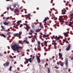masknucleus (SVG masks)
Returning a JSON list of instances; mask_svg holds the SVG:
<instances>
[{"mask_svg": "<svg viewBox=\"0 0 73 73\" xmlns=\"http://www.w3.org/2000/svg\"><path fill=\"white\" fill-rule=\"evenodd\" d=\"M19 43L18 44L17 43H15L14 45L12 46L11 49H13L14 52L17 51L18 53H19V49H22L23 48L22 47L19 46Z\"/></svg>", "mask_w": 73, "mask_h": 73, "instance_id": "obj_1", "label": "nucleus"}, {"mask_svg": "<svg viewBox=\"0 0 73 73\" xmlns=\"http://www.w3.org/2000/svg\"><path fill=\"white\" fill-rule=\"evenodd\" d=\"M65 62H66L65 65L67 67H66L65 68H64L63 69L65 71L67 70V69H68V59L66 58L65 60Z\"/></svg>", "mask_w": 73, "mask_h": 73, "instance_id": "obj_2", "label": "nucleus"}, {"mask_svg": "<svg viewBox=\"0 0 73 73\" xmlns=\"http://www.w3.org/2000/svg\"><path fill=\"white\" fill-rule=\"evenodd\" d=\"M68 33H69L68 32H67L66 33H63L64 35L65 36L66 41V39H67V38H66V37H69V35H68ZM66 43H68V41H66Z\"/></svg>", "mask_w": 73, "mask_h": 73, "instance_id": "obj_3", "label": "nucleus"}, {"mask_svg": "<svg viewBox=\"0 0 73 73\" xmlns=\"http://www.w3.org/2000/svg\"><path fill=\"white\" fill-rule=\"evenodd\" d=\"M25 59L26 61V62L27 64H28V61H29V62H30L31 63L32 62V58H29L28 59L27 58H25Z\"/></svg>", "mask_w": 73, "mask_h": 73, "instance_id": "obj_4", "label": "nucleus"}, {"mask_svg": "<svg viewBox=\"0 0 73 73\" xmlns=\"http://www.w3.org/2000/svg\"><path fill=\"white\" fill-rule=\"evenodd\" d=\"M51 38L52 40H53V38H54L55 39H56V40H59L60 37H57V36H56V37H54V35H53L51 37Z\"/></svg>", "mask_w": 73, "mask_h": 73, "instance_id": "obj_5", "label": "nucleus"}, {"mask_svg": "<svg viewBox=\"0 0 73 73\" xmlns=\"http://www.w3.org/2000/svg\"><path fill=\"white\" fill-rule=\"evenodd\" d=\"M36 59L37 60V62L38 63H40V62L41 61L40 60V57L38 56V55H36Z\"/></svg>", "mask_w": 73, "mask_h": 73, "instance_id": "obj_6", "label": "nucleus"}, {"mask_svg": "<svg viewBox=\"0 0 73 73\" xmlns=\"http://www.w3.org/2000/svg\"><path fill=\"white\" fill-rule=\"evenodd\" d=\"M9 62H7L6 63L3 64V66H9Z\"/></svg>", "mask_w": 73, "mask_h": 73, "instance_id": "obj_7", "label": "nucleus"}, {"mask_svg": "<svg viewBox=\"0 0 73 73\" xmlns=\"http://www.w3.org/2000/svg\"><path fill=\"white\" fill-rule=\"evenodd\" d=\"M62 15H64L66 14L65 12H66V10L64 8L62 10Z\"/></svg>", "mask_w": 73, "mask_h": 73, "instance_id": "obj_8", "label": "nucleus"}, {"mask_svg": "<svg viewBox=\"0 0 73 73\" xmlns=\"http://www.w3.org/2000/svg\"><path fill=\"white\" fill-rule=\"evenodd\" d=\"M70 45H71V44H69L68 47L66 48V50L67 51L69 50V49H70Z\"/></svg>", "mask_w": 73, "mask_h": 73, "instance_id": "obj_9", "label": "nucleus"}, {"mask_svg": "<svg viewBox=\"0 0 73 73\" xmlns=\"http://www.w3.org/2000/svg\"><path fill=\"white\" fill-rule=\"evenodd\" d=\"M56 26H57L58 27H60V25H59L58 23H56L55 25H53V27H55V28L56 29L57 28V27H56Z\"/></svg>", "mask_w": 73, "mask_h": 73, "instance_id": "obj_10", "label": "nucleus"}, {"mask_svg": "<svg viewBox=\"0 0 73 73\" xmlns=\"http://www.w3.org/2000/svg\"><path fill=\"white\" fill-rule=\"evenodd\" d=\"M23 42H24V43L25 42L27 44H29V42L27 40H24L23 41Z\"/></svg>", "mask_w": 73, "mask_h": 73, "instance_id": "obj_11", "label": "nucleus"}, {"mask_svg": "<svg viewBox=\"0 0 73 73\" xmlns=\"http://www.w3.org/2000/svg\"><path fill=\"white\" fill-rule=\"evenodd\" d=\"M59 56L61 58H62L63 56L62 54L60 52H59Z\"/></svg>", "mask_w": 73, "mask_h": 73, "instance_id": "obj_12", "label": "nucleus"}, {"mask_svg": "<svg viewBox=\"0 0 73 73\" xmlns=\"http://www.w3.org/2000/svg\"><path fill=\"white\" fill-rule=\"evenodd\" d=\"M37 43H38V47H40V42L38 40L37 41Z\"/></svg>", "mask_w": 73, "mask_h": 73, "instance_id": "obj_13", "label": "nucleus"}, {"mask_svg": "<svg viewBox=\"0 0 73 73\" xmlns=\"http://www.w3.org/2000/svg\"><path fill=\"white\" fill-rule=\"evenodd\" d=\"M41 29H39V28L36 29V31H35V32H40V31H41Z\"/></svg>", "mask_w": 73, "mask_h": 73, "instance_id": "obj_14", "label": "nucleus"}, {"mask_svg": "<svg viewBox=\"0 0 73 73\" xmlns=\"http://www.w3.org/2000/svg\"><path fill=\"white\" fill-rule=\"evenodd\" d=\"M31 42H35V38H33L31 39Z\"/></svg>", "mask_w": 73, "mask_h": 73, "instance_id": "obj_15", "label": "nucleus"}, {"mask_svg": "<svg viewBox=\"0 0 73 73\" xmlns=\"http://www.w3.org/2000/svg\"><path fill=\"white\" fill-rule=\"evenodd\" d=\"M3 24L5 25H8L9 23H7L6 21H5L3 23Z\"/></svg>", "mask_w": 73, "mask_h": 73, "instance_id": "obj_16", "label": "nucleus"}, {"mask_svg": "<svg viewBox=\"0 0 73 73\" xmlns=\"http://www.w3.org/2000/svg\"><path fill=\"white\" fill-rule=\"evenodd\" d=\"M18 11H19V9H17L15 10L14 11V13H16V12H17Z\"/></svg>", "mask_w": 73, "mask_h": 73, "instance_id": "obj_17", "label": "nucleus"}, {"mask_svg": "<svg viewBox=\"0 0 73 73\" xmlns=\"http://www.w3.org/2000/svg\"><path fill=\"white\" fill-rule=\"evenodd\" d=\"M51 23V22L50 21H47V24L49 26L50 25V24Z\"/></svg>", "mask_w": 73, "mask_h": 73, "instance_id": "obj_18", "label": "nucleus"}, {"mask_svg": "<svg viewBox=\"0 0 73 73\" xmlns=\"http://www.w3.org/2000/svg\"><path fill=\"white\" fill-rule=\"evenodd\" d=\"M63 18H62V16H59V20H62Z\"/></svg>", "mask_w": 73, "mask_h": 73, "instance_id": "obj_19", "label": "nucleus"}, {"mask_svg": "<svg viewBox=\"0 0 73 73\" xmlns=\"http://www.w3.org/2000/svg\"><path fill=\"white\" fill-rule=\"evenodd\" d=\"M44 45H45V46H47V43H48V42H46V41H45L44 42Z\"/></svg>", "mask_w": 73, "mask_h": 73, "instance_id": "obj_20", "label": "nucleus"}, {"mask_svg": "<svg viewBox=\"0 0 73 73\" xmlns=\"http://www.w3.org/2000/svg\"><path fill=\"white\" fill-rule=\"evenodd\" d=\"M40 27L41 28H42V29H44V27L43 26V25L42 24H40Z\"/></svg>", "mask_w": 73, "mask_h": 73, "instance_id": "obj_21", "label": "nucleus"}, {"mask_svg": "<svg viewBox=\"0 0 73 73\" xmlns=\"http://www.w3.org/2000/svg\"><path fill=\"white\" fill-rule=\"evenodd\" d=\"M21 23V21H19L17 22V24L18 25H20Z\"/></svg>", "mask_w": 73, "mask_h": 73, "instance_id": "obj_22", "label": "nucleus"}, {"mask_svg": "<svg viewBox=\"0 0 73 73\" xmlns=\"http://www.w3.org/2000/svg\"><path fill=\"white\" fill-rule=\"evenodd\" d=\"M64 62H61L60 63L59 65H60L61 66H64Z\"/></svg>", "mask_w": 73, "mask_h": 73, "instance_id": "obj_23", "label": "nucleus"}, {"mask_svg": "<svg viewBox=\"0 0 73 73\" xmlns=\"http://www.w3.org/2000/svg\"><path fill=\"white\" fill-rule=\"evenodd\" d=\"M0 36H3L5 38L6 37V36H5V35H4L3 34H0Z\"/></svg>", "mask_w": 73, "mask_h": 73, "instance_id": "obj_24", "label": "nucleus"}, {"mask_svg": "<svg viewBox=\"0 0 73 73\" xmlns=\"http://www.w3.org/2000/svg\"><path fill=\"white\" fill-rule=\"evenodd\" d=\"M70 17H70V19H73V13L72 14H71L70 15Z\"/></svg>", "mask_w": 73, "mask_h": 73, "instance_id": "obj_25", "label": "nucleus"}, {"mask_svg": "<svg viewBox=\"0 0 73 73\" xmlns=\"http://www.w3.org/2000/svg\"><path fill=\"white\" fill-rule=\"evenodd\" d=\"M43 37L44 38V37H48V36L46 35V34H44L43 36Z\"/></svg>", "mask_w": 73, "mask_h": 73, "instance_id": "obj_26", "label": "nucleus"}, {"mask_svg": "<svg viewBox=\"0 0 73 73\" xmlns=\"http://www.w3.org/2000/svg\"><path fill=\"white\" fill-rule=\"evenodd\" d=\"M17 35H19V33H16L13 34V35L14 37H16Z\"/></svg>", "mask_w": 73, "mask_h": 73, "instance_id": "obj_27", "label": "nucleus"}, {"mask_svg": "<svg viewBox=\"0 0 73 73\" xmlns=\"http://www.w3.org/2000/svg\"><path fill=\"white\" fill-rule=\"evenodd\" d=\"M12 66H10L9 68V70H10V71H11V70H12Z\"/></svg>", "mask_w": 73, "mask_h": 73, "instance_id": "obj_28", "label": "nucleus"}, {"mask_svg": "<svg viewBox=\"0 0 73 73\" xmlns=\"http://www.w3.org/2000/svg\"><path fill=\"white\" fill-rule=\"evenodd\" d=\"M26 27H27L28 29H30V27L29 26V25L27 24L26 25Z\"/></svg>", "mask_w": 73, "mask_h": 73, "instance_id": "obj_29", "label": "nucleus"}, {"mask_svg": "<svg viewBox=\"0 0 73 73\" xmlns=\"http://www.w3.org/2000/svg\"><path fill=\"white\" fill-rule=\"evenodd\" d=\"M48 73H50V69H49V68H48Z\"/></svg>", "mask_w": 73, "mask_h": 73, "instance_id": "obj_30", "label": "nucleus"}, {"mask_svg": "<svg viewBox=\"0 0 73 73\" xmlns=\"http://www.w3.org/2000/svg\"><path fill=\"white\" fill-rule=\"evenodd\" d=\"M51 16H52V17H54V18H55V16H54V14H52L51 15Z\"/></svg>", "mask_w": 73, "mask_h": 73, "instance_id": "obj_31", "label": "nucleus"}, {"mask_svg": "<svg viewBox=\"0 0 73 73\" xmlns=\"http://www.w3.org/2000/svg\"><path fill=\"white\" fill-rule=\"evenodd\" d=\"M38 50H41V47H40H40H38Z\"/></svg>", "mask_w": 73, "mask_h": 73, "instance_id": "obj_32", "label": "nucleus"}, {"mask_svg": "<svg viewBox=\"0 0 73 73\" xmlns=\"http://www.w3.org/2000/svg\"><path fill=\"white\" fill-rule=\"evenodd\" d=\"M31 25L33 28H35V25H34V24L32 25Z\"/></svg>", "mask_w": 73, "mask_h": 73, "instance_id": "obj_33", "label": "nucleus"}, {"mask_svg": "<svg viewBox=\"0 0 73 73\" xmlns=\"http://www.w3.org/2000/svg\"><path fill=\"white\" fill-rule=\"evenodd\" d=\"M1 27L3 29H5V28H4V27L3 26V25H1Z\"/></svg>", "mask_w": 73, "mask_h": 73, "instance_id": "obj_34", "label": "nucleus"}, {"mask_svg": "<svg viewBox=\"0 0 73 73\" xmlns=\"http://www.w3.org/2000/svg\"><path fill=\"white\" fill-rule=\"evenodd\" d=\"M30 32H31V33H33L34 32V31L31 29L30 30Z\"/></svg>", "mask_w": 73, "mask_h": 73, "instance_id": "obj_35", "label": "nucleus"}, {"mask_svg": "<svg viewBox=\"0 0 73 73\" xmlns=\"http://www.w3.org/2000/svg\"><path fill=\"white\" fill-rule=\"evenodd\" d=\"M9 17H7L6 19V20H9Z\"/></svg>", "mask_w": 73, "mask_h": 73, "instance_id": "obj_36", "label": "nucleus"}, {"mask_svg": "<svg viewBox=\"0 0 73 73\" xmlns=\"http://www.w3.org/2000/svg\"><path fill=\"white\" fill-rule=\"evenodd\" d=\"M3 31H5V32H9V31H8V30H5H5H3Z\"/></svg>", "mask_w": 73, "mask_h": 73, "instance_id": "obj_37", "label": "nucleus"}, {"mask_svg": "<svg viewBox=\"0 0 73 73\" xmlns=\"http://www.w3.org/2000/svg\"><path fill=\"white\" fill-rule=\"evenodd\" d=\"M19 35H21L22 34V32H20L19 33Z\"/></svg>", "mask_w": 73, "mask_h": 73, "instance_id": "obj_38", "label": "nucleus"}, {"mask_svg": "<svg viewBox=\"0 0 73 73\" xmlns=\"http://www.w3.org/2000/svg\"><path fill=\"white\" fill-rule=\"evenodd\" d=\"M31 16L30 14H28V15L27 16V17H29L30 16Z\"/></svg>", "mask_w": 73, "mask_h": 73, "instance_id": "obj_39", "label": "nucleus"}, {"mask_svg": "<svg viewBox=\"0 0 73 73\" xmlns=\"http://www.w3.org/2000/svg\"><path fill=\"white\" fill-rule=\"evenodd\" d=\"M22 41H21V40H19V44H21V43Z\"/></svg>", "mask_w": 73, "mask_h": 73, "instance_id": "obj_40", "label": "nucleus"}, {"mask_svg": "<svg viewBox=\"0 0 73 73\" xmlns=\"http://www.w3.org/2000/svg\"><path fill=\"white\" fill-rule=\"evenodd\" d=\"M16 7V4H14L13 5V7L14 8H15Z\"/></svg>", "mask_w": 73, "mask_h": 73, "instance_id": "obj_41", "label": "nucleus"}, {"mask_svg": "<svg viewBox=\"0 0 73 73\" xmlns=\"http://www.w3.org/2000/svg\"><path fill=\"white\" fill-rule=\"evenodd\" d=\"M29 35H32V34H33V33H29Z\"/></svg>", "mask_w": 73, "mask_h": 73, "instance_id": "obj_42", "label": "nucleus"}, {"mask_svg": "<svg viewBox=\"0 0 73 73\" xmlns=\"http://www.w3.org/2000/svg\"><path fill=\"white\" fill-rule=\"evenodd\" d=\"M56 45H57V43H54V46L55 47Z\"/></svg>", "mask_w": 73, "mask_h": 73, "instance_id": "obj_43", "label": "nucleus"}, {"mask_svg": "<svg viewBox=\"0 0 73 73\" xmlns=\"http://www.w3.org/2000/svg\"><path fill=\"white\" fill-rule=\"evenodd\" d=\"M11 33V32H9L7 33V35H9V34H10Z\"/></svg>", "mask_w": 73, "mask_h": 73, "instance_id": "obj_44", "label": "nucleus"}, {"mask_svg": "<svg viewBox=\"0 0 73 73\" xmlns=\"http://www.w3.org/2000/svg\"><path fill=\"white\" fill-rule=\"evenodd\" d=\"M47 21V19L46 18H45L44 20V21Z\"/></svg>", "mask_w": 73, "mask_h": 73, "instance_id": "obj_45", "label": "nucleus"}, {"mask_svg": "<svg viewBox=\"0 0 73 73\" xmlns=\"http://www.w3.org/2000/svg\"><path fill=\"white\" fill-rule=\"evenodd\" d=\"M46 65H48V64H47V63H46V64L45 65V68H46Z\"/></svg>", "mask_w": 73, "mask_h": 73, "instance_id": "obj_46", "label": "nucleus"}, {"mask_svg": "<svg viewBox=\"0 0 73 73\" xmlns=\"http://www.w3.org/2000/svg\"><path fill=\"white\" fill-rule=\"evenodd\" d=\"M70 37H69L68 38H67V40H68V41H69V40H70Z\"/></svg>", "mask_w": 73, "mask_h": 73, "instance_id": "obj_47", "label": "nucleus"}, {"mask_svg": "<svg viewBox=\"0 0 73 73\" xmlns=\"http://www.w3.org/2000/svg\"><path fill=\"white\" fill-rule=\"evenodd\" d=\"M54 68H56V69H58V67L55 66Z\"/></svg>", "mask_w": 73, "mask_h": 73, "instance_id": "obj_48", "label": "nucleus"}, {"mask_svg": "<svg viewBox=\"0 0 73 73\" xmlns=\"http://www.w3.org/2000/svg\"><path fill=\"white\" fill-rule=\"evenodd\" d=\"M25 40H28V37H26L25 38Z\"/></svg>", "mask_w": 73, "mask_h": 73, "instance_id": "obj_49", "label": "nucleus"}, {"mask_svg": "<svg viewBox=\"0 0 73 73\" xmlns=\"http://www.w3.org/2000/svg\"><path fill=\"white\" fill-rule=\"evenodd\" d=\"M10 9L12 11H13V10H14V9H11V8Z\"/></svg>", "mask_w": 73, "mask_h": 73, "instance_id": "obj_50", "label": "nucleus"}, {"mask_svg": "<svg viewBox=\"0 0 73 73\" xmlns=\"http://www.w3.org/2000/svg\"><path fill=\"white\" fill-rule=\"evenodd\" d=\"M70 34H71V35H73V33H72V31H70Z\"/></svg>", "mask_w": 73, "mask_h": 73, "instance_id": "obj_51", "label": "nucleus"}, {"mask_svg": "<svg viewBox=\"0 0 73 73\" xmlns=\"http://www.w3.org/2000/svg\"><path fill=\"white\" fill-rule=\"evenodd\" d=\"M48 50H47L48 51H48H50V48H48Z\"/></svg>", "mask_w": 73, "mask_h": 73, "instance_id": "obj_52", "label": "nucleus"}, {"mask_svg": "<svg viewBox=\"0 0 73 73\" xmlns=\"http://www.w3.org/2000/svg\"><path fill=\"white\" fill-rule=\"evenodd\" d=\"M0 56H3V54H1V53H0Z\"/></svg>", "mask_w": 73, "mask_h": 73, "instance_id": "obj_53", "label": "nucleus"}, {"mask_svg": "<svg viewBox=\"0 0 73 73\" xmlns=\"http://www.w3.org/2000/svg\"><path fill=\"white\" fill-rule=\"evenodd\" d=\"M69 23H70V24H72V22H71L70 21L69 22Z\"/></svg>", "mask_w": 73, "mask_h": 73, "instance_id": "obj_54", "label": "nucleus"}, {"mask_svg": "<svg viewBox=\"0 0 73 73\" xmlns=\"http://www.w3.org/2000/svg\"><path fill=\"white\" fill-rule=\"evenodd\" d=\"M35 56H33V59H34V58H35Z\"/></svg>", "mask_w": 73, "mask_h": 73, "instance_id": "obj_55", "label": "nucleus"}, {"mask_svg": "<svg viewBox=\"0 0 73 73\" xmlns=\"http://www.w3.org/2000/svg\"><path fill=\"white\" fill-rule=\"evenodd\" d=\"M10 57L11 58H13V57H12V56H10Z\"/></svg>", "mask_w": 73, "mask_h": 73, "instance_id": "obj_56", "label": "nucleus"}, {"mask_svg": "<svg viewBox=\"0 0 73 73\" xmlns=\"http://www.w3.org/2000/svg\"><path fill=\"white\" fill-rule=\"evenodd\" d=\"M37 37H36V36L35 35H34V38L35 39V38H36Z\"/></svg>", "mask_w": 73, "mask_h": 73, "instance_id": "obj_57", "label": "nucleus"}, {"mask_svg": "<svg viewBox=\"0 0 73 73\" xmlns=\"http://www.w3.org/2000/svg\"><path fill=\"white\" fill-rule=\"evenodd\" d=\"M22 26H23L22 25V24H21V25H20V28H21V27H22Z\"/></svg>", "mask_w": 73, "mask_h": 73, "instance_id": "obj_58", "label": "nucleus"}, {"mask_svg": "<svg viewBox=\"0 0 73 73\" xmlns=\"http://www.w3.org/2000/svg\"><path fill=\"white\" fill-rule=\"evenodd\" d=\"M62 21V20H59V22H60V23H61Z\"/></svg>", "mask_w": 73, "mask_h": 73, "instance_id": "obj_59", "label": "nucleus"}, {"mask_svg": "<svg viewBox=\"0 0 73 73\" xmlns=\"http://www.w3.org/2000/svg\"><path fill=\"white\" fill-rule=\"evenodd\" d=\"M28 27H26L25 28V29H27V31H28Z\"/></svg>", "mask_w": 73, "mask_h": 73, "instance_id": "obj_60", "label": "nucleus"}, {"mask_svg": "<svg viewBox=\"0 0 73 73\" xmlns=\"http://www.w3.org/2000/svg\"><path fill=\"white\" fill-rule=\"evenodd\" d=\"M7 11H6L3 14H5V13H7Z\"/></svg>", "mask_w": 73, "mask_h": 73, "instance_id": "obj_61", "label": "nucleus"}, {"mask_svg": "<svg viewBox=\"0 0 73 73\" xmlns=\"http://www.w3.org/2000/svg\"><path fill=\"white\" fill-rule=\"evenodd\" d=\"M27 51H28V52H30V50H29V49H28V50H27Z\"/></svg>", "mask_w": 73, "mask_h": 73, "instance_id": "obj_62", "label": "nucleus"}, {"mask_svg": "<svg viewBox=\"0 0 73 73\" xmlns=\"http://www.w3.org/2000/svg\"><path fill=\"white\" fill-rule=\"evenodd\" d=\"M36 22H37L38 23L39 22H38V20H36Z\"/></svg>", "mask_w": 73, "mask_h": 73, "instance_id": "obj_63", "label": "nucleus"}, {"mask_svg": "<svg viewBox=\"0 0 73 73\" xmlns=\"http://www.w3.org/2000/svg\"><path fill=\"white\" fill-rule=\"evenodd\" d=\"M71 60H73V57H72L71 58Z\"/></svg>", "mask_w": 73, "mask_h": 73, "instance_id": "obj_64", "label": "nucleus"}]
</instances>
